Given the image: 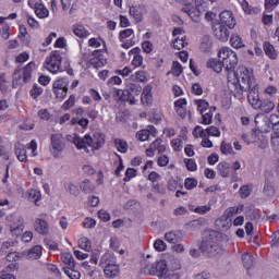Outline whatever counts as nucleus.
<instances>
[{
  "label": "nucleus",
  "mask_w": 279,
  "mask_h": 279,
  "mask_svg": "<svg viewBox=\"0 0 279 279\" xmlns=\"http://www.w3.org/2000/svg\"><path fill=\"white\" fill-rule=\"evenodd\" d=\"M228 87L230 93L235 99H243V93L250 90L256 85V78H254V72L247 69L245 65H241L236 71H231L227 74Z\"/></svg>",
  "instance_id": "obj_1"
},
{
  "label": "nucleus",
  "mask_w": 279,
  "mask_h": 279,
  "mask_svg": "<svg viewBox=\"0 0 279 279\" xmlns=\"http://www.w3.org/2000/svg\"><path fill=\"white\" fill-rule=\"evenodd\" d=\"M69 141H72L75 147L85 151V154H90V151H95V149H101L106 143V138L100 133H95L93 136L85 135L84 137L74 134L70 136Z\"/></svg>",
  "instance_id": "obj_2"
},
{
  "label": "nucleus",
  "mask_w": 279,
  "mask_h": 279,
  "mask_svg": "<svg viewBox=\"0 0 279 279\" xmlns=\"http://www.w3.org/2000/svg\"><path fill=\"white\" fill-rule=\"evenodd\" d=\"M199 250L210 258L221 255L223 253V248L219 244V233L213 230L206 231L203 241L199 244Z\"/></svg>",
  "instance_id": "obj_3"
},
{
  "label": "nucleus",
  "mask_w": 279,
  "mask_h": 279,
  "mask_svg": "<svg viewBox=\"0 0 279 279\" xmlns=\"http://www.w3.org/2000/svg\"><path fill=\"white\" fill-rule=\"evenodd\" d=\"M178 3H182L183 12L192 19L195 23L199 21L203 12H206L208 8L207 3L204 0H175Z\"/></svg>",
  "instance_id": "obj_4"
},
{
  "label": "nucleus",
  "mask_w": 279,
  "mask_h": 279,
  "mask_svg": "<svg viewBox=\"0 0 279 279\" xmlns=\"http://www.w3.org/2000/svg\"><path fill=\"white\" fill-rule=\"evenodd\" d=\"M218 58L222 62L227 74L230 73L239 64V58L236 52H234L229 47H222L218 52Z\"/></svg>",
  "instance_id": "obj_5"
},
{
  "label": "nucleus",
  "mask_w": 279,
  "mask_h": 279,
  "mask_svg": "<svg viewBox=\"0 0 279 279\" xmlns=\"http://www.w3.org/2000/svg\"><path fill=\"white\" fill-rule=\"evenodd\" d=\"M34 69H36V64L34 62H29L24 68H17L12 75L13 88H16V86H21V84L29 82V80H32V71H34Z\"/></svg>",
  "instance_id": "obj_6"
},
{
  "label": "nucleus",
  "mask_w": 279,
  "mask_h": 279,
  "mask_svg": "<svg viewBox=\"0 0 279 279\" xmlns=\"http://www.w3.org/2000/svg\"><path fill=\"white\" fill-rule=\"evenodd\" d=\"M65 147L66 143H64V136L62 134L57 133L50 136L49 153L53 158H60Z\"/></svg>",
  "instance_id": "obj_7"
},
{
  "label": "nucleus",
  "mask_w": 279,
  "mask_h": 279,
  "mask_svg": "<svg viewBox=\"0 0 279 279\" xmlns=\"http://www.w3.org/2000/svg\"><path fill=\"white\" fill-rule=\"evenodd\" d=\"M44 66L50 73H58L60 66H62V56L60 54V51H52L49 57L46 58Z\"/></svg>",
  "instance_id": "obj_8"
},
{
  "label": "nucleus",
  "mask_w": 279,
  "mask_h": 279,
  "mask_svg": "<svg viewBox=\"0 0 279 279\" xmlns=\"http://www.w3.org/2000/svg\"><path fill=\"white\" fill-rule=\"evenodd\" d=\"M252 136L253 141L250 140V136L244 133L242 134V141H244V143H247V145L254 143L255 145H257V147H259V149H267V141H265V135L260 134V131H254Z\"/></svg>",
  "instance_id": "obj_9"
},
{
  "label": "nucleus",
  "mask_w": 279,
  "mask_h": 279,
  "mask_svg": "<svg viewBox=\"0 0 279 279\" xmlns=\"http://www.w3.org/2000/svg\"><path fill=\"white\" fill-rule=\"evenodd\" d=\"M119 40L122 43L121 47L123 49H130V47H134L136 41H134V29L126 28L119 33Z\"/></svg>",
  "instance_id": "obj_10"
},
{
  "label": "nucleus",
  "mask_w": 279,
  "mask_h": 279,
  "mask_svg": "<svg viewBox=\"0 0 279 279\" xmlns=\"http://www.w3.org/2000/svg\"><path fill=\"white\" fill-rule=\"evenodd\" d=\"M213 32L215 37L220 40V43H228V38H230V31H228L226 25L216 23L213 25Z\"/></svg>",
  "instance_id": "obj_11"
},
{
  "label": "nucleus",
  "mask_w": 279,
  "mask_h": 279,
  "mask_svg": "<svg viewBox=\"0 0 279 279\" xmlns=\"http://www.w3.org/2000/svg\"><path fill=\"white\" fill-rule=\"evenodd\" d=\"M255 123H256L258 130H260L259 134H262V136H263V132L264 133L271 132V122L269 120V117H267L265 114H257L255 117Z\"/></svg>",
  "instance_id": "obj_12"
},
{
  "label": "nucleus",
  "mask_w": 279,
  "mask_h": 279,
  "mask_svg": "<svg viewBox=\"0 0 279 279\" xmlns=\"http://www.w3.org/2000/svg\"><path fill=\"white\" fill-rule=\"evenodd\" d=\"M247 99L254 110H260L262 101L260 96L258 95V85L255 84L251 87Z\"/></svg>",
  "instance_id": "obj_13"
},
{
  "label": "nucleus",
  "mask_w": 279,
  "mask_h": 279,
  "mask_svg": "<svg viewBox=\"0 0 279 279\" xmlns=\"http://www.w3.org/2000/svg\"><path fill=\"white\" fill-rule=\"evenodd\" d=\"M148 269L150 274H153L154 276H158V278H162L167 276V271H168L167 260L161 259L157 262L155 265H153L150 268L148 267Z\"/></svg>",
  "instance_id": "obj_14"
},
{
  "label": "nucleus",
  "mask_w": 279,
  "mask_h": 279,
  "mask_svg": "<svg viewBox=\"0 0 279 279\" xmlns=\"http://www.w3.org/2000/svg\"><path fill=\"white\" fill-rule=\"evenodd\" d=\"M220 22L221 25H227L229 29H234L236 26V19L234 17V13H232V11H222L220 13Z\"/></svg>",
  "instance_id": "obj_15"
},
{
  "label": "nucleus",
  "mask_w": 279,
  "mask_h": 279,
  "mask_svg": "<svg viewBox=\"0 0 279 279\" xmlns=\"http://www.w3.org/2000/svg\"><path fill=\"white\" fill-rule=\"evenodd\" d=\"M129 14L136 21V23H141V21H143V16L147 14V8H145V4L131 7Z\"/></svg>",
  "instance_id": "obj_16"
},
{
  "label": "nucleus",
  "mask_w": 279,
  "mask_h": 279,
  "mask_svg": "<svg viewBox=\"0 0 279 279\" xmlns=\"http://www.w3.org/2000/svg\"><path fill=\"white\" fill-rule=\"evenodd\" d=\"M126 90H129V95L135 99V105L138 104V97H141V93H143V87L138 83H128Z\"/></svg>",
  "instance_id": "obj_17"
},
{
  "label": "nucleus",
  "mask_w": 279,
  "mask_h": 279,
  "mask_svg": "<svg viewBox=\"0 0 279 279\" xmlns=\"http://www.w3.org/2000/svg\"><path fill=\"white\" fill-rule=\"evenodd\" d=\"M216 226L219 228V230H230V228H232V218L225 213L216 220Z\"/></svg>",
  "instance_id": "obj_18"
},
{
  "label": "nucleus",
  "mask_w": 279,
  "mask_h": 279,
  "mask_svg": "<svg viewBox=\"0 0 279 279\" xmlns=\"http://www.w3.org/2000/svg\"><path fill=\"white\" fill-rule=\"evenodd\" d=\"M34 228L38 234H49V223L46 220L37 218L34 222Z\"/></svg>",
  "instance_id": "obj_19"
},
{
  "label": "nucleus",
  "mask_w": 279,
  "mask_h": 279,
  "mask_svg": "<svg viewBox=\"0 0 279 279\" xmlns=\"http://www.w3.org/2000/svg\"><path fill=\"white\" fill-rule=\"evenodd\" d=\"M129 56H134L132 60L133 66L143 65V56H141V48L136 47L129 51Z\"/></svg>",
  "instance_id": "obj_20"
},
{
  "label": "nucleus",
  "mask_w": 279,
  "mask_h": 279,
  "mask_svg": "<svg viewBox=\"0 0 279 279\" xmlns=\"http://www.w3.org/2000/svg\"><path fill=\"white\" fill-rule=\"evenodd\" d=\"M15 155L20 162H27V150H25V146L21 143L15 144Z\"/></svg>",
  "instance_id": "obj_21"
},
{
  "label": "nucleus",
  "mask_w": 279,
  "mask_h": 279,
  "mask_svg": "<svg viewBox=\"0 0 279 279\" xmlns=\"http://www.w3.org/2000/svg\"><path fill=\"white\" fill-rule=\"evenodd\" d=\"M177 114L184 119L186 117V99H179L174 102Z\"/></svg>",
  "instance_id": "obj_22"
},
{
  "label": "nucleus",
  "mask_w": 279,
  "mask_h": 279,
  "mask_svg": "<svg viewBox=\"0 0 279 279\" xmlns=\"http://www.w3.org/2000/svg\"><path fill=\"white\" fill-rule=\"evenodd\" d=\"M116 96L119 97L121 101H129L131 106H135L134 97L130 96V92L128 89H118L116 90Z\"/></svg>",
  "instance_id": "obj_23"
},
{
  "label": "nucleus",
  "mask_w": 279,
  "mask_h": 279,
  "mask_svg": "<svg viewBox=\"0 0 279 279\" xmlns=\"http://www.w3.org/2000/svg\"><path fill=\"white\" fill-rule=\"evenodd\" d=\"M106 278H117L119 276V265L117 264H107L104 269Z\"/></svg>",
  "instance_id": "obj_24"
},
{
  "label": "nucleus",
  "mask_w": 279,
  "mask_h": 279,
  "mask_svg": "<svg viewBox=\"0 0 279 279\" xmlns=\"http://www.w3.org/2000/svg\"><path fill=\"white\" fill-rule=\"evenodd\" d=\"M61 8L64 13L69 12V14H75L77 8L75 7V2L73 0H60Z\"/></svg>",
  "instance_id": "obj_25"
},
{
  "label": "nucleus",
  "mask_w": 279,
  "mask_h": 279,
  "mask_svg": "<svg viewBox=\"0 0 279 279\" xmlns=\"http://www.w3.org/2000/svg\"><path fill=\"white\" fill-rule=\"evenodd\" d=\"M186 45H189L186 43V35H181V37H174L172 41V47L173 49H177V51H181V49H184Z\"/></svg>",
  "instance_id": "obj_26"
},
{
  "label": "nucleus",
  "mask_w": 279,
  "mask_h": 279,
  "mask_svg": "<svg viewBox=\"0 0 279 279\" xmlns=\"http://www.w3.org/2000/svg\"><path fill=\"white\" fill-rule=\"evenodd\" d=\"M207 68L213 69L215 73H221V71H223V62L217 59H210L209 61H207Z\"/></svg>",
  "instance_id": "obj_27"
},
{
  "label": "nucleus",
  "mask_w": 279,
  "mask_h": 279,
  "mask_svg": "<svg viewBox=\"0 0 279 279\" xmlns=\"http://www.w3.org/2000/svg\"><path fill=\"white\" fill-rule=\"evenodd\" d=\"M43 254V246L40 245H35L33 248H31L27 253V258L31 260H36L38 259Z\"/></svg>",
  "instance_id": "obj_28"
},
{
  "label": "nucleus",
  "mask_w": 279,
  "mask_h": 279,
  "mask_svg": "<svg viewBox=\"0 0 279 279\" xmlns=\"http://www.w3.org/2000/svg\"><path fill=\"white\" fill-rule=\"evenodd\" d=\"M217 110L216 107H210V109L202 114V123L204 125H210V123H213V112H215Z\"/></svg>",
  "instance_id": "obj_29"
},
{
  "label": "nucleus",
  "mask_w": 279,
  "mask_h": 279,
  "mask_svg": "<svg viewBox=\"0 0 279 279\" xmlns=\"http://www.w3.org/2000/svg\"><path fill=\"white\" fill-rule=\"evenodd\" d=\"M218 173L221 175V178H228L230 175V163L222 161L218 163Z\"/></svg>",
  "instance_id": "obj_30"
},
{
  "label": "nucleus",
  "mask_w": 279,
  "mask_h": 279,
  "mask_svg": "<svg viewBox=\"0 0 279 279\" xmlns=\"http://www.w3.org/2000/svg\"><path fill=\"white\" fill-rule=\"evenodd\" d=\"M141 99H142V104L144 105L151 104V87L149 85L143 88Z\"/></svg>",
  "instance_id": "obj_31"
},
{
  "label": "nucleus",
  "mask_w": 279,
  "mask_h": 279,
  "mask_svg": "<svg viewBox=\"0 0 279 279\" xmlns=\"http://www.w3.org/2000/svg\"><path fill=\"white\" fill-rule=\"evenodd\" d=\"M73 34L78 38H86L88 36V31L82 24H76L73 26Z\"/></svg>",
  "instance_id": "obj_32"
},
{
  "label": "nucleus",
  "mask_w": 279,
  "mask_h": 279,
  "mask_svg": "<svg viewBox=\"0 0 279 279\" xmlns=\"http://www.w3.org/2000/svg\"><path fill=\"white\" fill-rule=\"evenodd\" d=\"M35 14L38 19H47L49 16V10L45 8V4L40 3L35 8Z\"/></svg>",
  "instance_id": "obj_33"
},
{
  "label": "nucleus",
  "mask_w": 279,
  "mask_h": 279,
  "mask_svg": "<svg viewBox=\"0 0 279 279\" xmlns=\"http://www.w3.org/2000/svg\"><path fill=\"white\" fill-rule=\"evenodd\" d=\"M165 240L168 243H172L175 245V243H179L180 241V232L171 231L165 234Z\"/></svg>",
  "instance_id": "obj_34"
},
{
  "label": "nucleus",
  "mask_w": 279,
  "mask_h": 279,
  "mask_svg": "<svg viewBox=\"0 0 279 279\" xmlns=\"http://www.w3.org/2000/svg\"><path fill=\"white\" fill-rule=\"evenodd\" d=\"M29 202H34L35 206H38V202L41 199V194L38 190H31L27 192Z\"/></svg>",
  "instance_id": "obj_35"
},
{
  "label": "nucleus",
  "mask_w": 279,
  "mask_h": 279,
  "mask_svg": "<svg viewBox=\"0 0 279 279\" xmlns=\"http://www.w3.org/2000/svg\"><path fill=\"white\" fill-rule=\"evenodd\" d=\"M264 51L266 56L270 58V60H276V58H278V54L276 53V49L269 43L264 44Z\"/></svg>",
  "instance_id": "obj_36"
},
{
  "label": "nucleus",
  "mask_w": 279,
  "mask_h": 279,
  "mask_svg": "<svg viewBox=\"0 0 279 279\" xmlns=\"http://www.w3.org/2000/svg\"><path fill=\"white\" fill-rule=\"evenodd\" d=\"M196 108L201 114H204V112H208L210 110V105L206 100H195Z\"/></svg>",
  "instance_id": "obj_37"
},
{
  "label": "nucleus",
  "mask_w": 279,
  "mask_h": 279,
  "mask_svg": "<svg viewBox=\"0 0 279 279\" xmlns=\"http://www.w3.org/2000/svg\"><path fill=\"white\" fill-rule=\"evenodd\" d=\"M69 80L66 78H59L53 82L52 89H69Z\"/></svg>",
  "instance_id": "obj_38"
},
{
  "label": "nucleus",
  "mask_w": 279,
  "mask_h": 279,
  "mask_svg": "<svg viewBox=\"0 0 279 279\" xmlns=\"http://www.w3.org/2000/svg\"><path fill=\"white\" fill-rule=\"evenodd\" d=\"M274 108H276V105L274 104V101L264 100L262 101V106L259 107V110H262V112H266V114H269V112H271Z\"/></svg>",
  "instance_id": "obj_39"
},
{
  "label": "nucleus",
  "mask_w": 279,
  "mask_h": 279,
  "mask_svg": "<svg viewBox=\"0 0 279 279\" xmlns=\"http://www.w3.org/2000/svg\"><path fill=\"white\" fill-rule=\"evenodd\" d=\"M230 43L231 46L234 47V49H241V47H245V44H243L241 36H239L238 34L231 36Z\"/></svg>",
  "instance_id": "obj_40"
},
{
  "label": "nucleus",
  "mask_w": 279,
  "mask_h": 279,
  "mask_svg": "<svg viewBox=\"0 0 279 279\" xmlns=\"http://www.w3.org/2000/svg\"><path fill=\"white\" fill-rule=\"evenodd\" d=\"M221 154L225 156H234V149H232V144L222 142L220 145Z\"/></svg>",
  "instance_id": "obj_41"
},
{
  "label": "nucleus",
  "mask_w": 279,
  "mask_h": 279,
  "mask_svg": "<svg viewBox=\"0 0 279 279\" xmlns=\"http://www.w3.org/2000/svg\"><path fill=\"white\" fill-rule=\"evenodd\" d=\"M78 247L85 252H90L93 245L90 244V240H88V238L83 236L78 240Z\"/></svg>",
  "instance_id": "obj_42"
},
{
  "label": "nucleus",
  "mask_w": 279,
  "mask_h": 279,
  "mask_svg": "<svg viewBox=\"0 0 279 279\" xmlns=\"http://www.w3.org/2000/svg\"><path fill=\"white\" fill-rule=\"evenodd\" d=\"M10 231L12 236H21V234H23V222L19 220V225L16 223L11 225Z\"/></svg>",
  "instance_id": "obj_43"
},
{
  "label": "nucleus",
  "mask_w": 279,
  "mask_h": 279,
  "mask_svg": "<svg viewBox=\"0 0 279 279\" xmlns=\"http://www.w3.org/2000/svg\"><path fill=\"white\" fill-rule=\"evenodd\" d=\"M80 186L84 193H94L95 191V186L90 180L83 181Z\"/></svg>",
  "instance_id": "obj_44"
},
{
  "label": "nucleus",
  "mask_w": 279,
  "mask_h": 279,
  "mask_svg": "<svg viewBox=\"0 0 279 279\" xmlns=\"http://www.w3.org/2000/svg\"><path fill=\"white\" fill-rule=\"evenodd\" d=\"M114 146L117 147L118 151H120V154L128 153V142L118 138L114 141Z\"/></svg>",
  "instance_id": "obj_45"
},
{
  "label": "nucleus",
  "mask_w": 279,
  "mask_h": 279,
  "mask_svg": "<svg viewBox=\"0 0 279 279\" xmlns=\"http://www.w3.org/2000/svg\"><path fill=\"white\" fill-rule=\"evenodd\" d=\"M65 190L68 193H70V195H73L74 197H78L80 195V189L73 182L65 184Z\"/></svg>",
  "instance_id": "obj_46"
},
{
  "label": "nucleus",
  "mask_w": 279,
  "mask_h": 279,
  "mask_svg": "<svg viewBox=\"0 0 279 279\" xmlns=\"http://www.w3.org/2000/svg\"><path fill=\"white\" fill-rule=\"evenodd\" d=\"M243 265L246 269H251L252 265H254V257L248 253H244L242 255Z\"/></svg>",
  "instance_id": "obj_47"
},
{
  "label": "nucleus",
  "mask_w": 279,
  "mask_h": 279,
  "mask_svg": "<svg viewBox=\"0 0 279 279\" xmlns=\"http://www.w3.org/2000/svg\"><path fill=\"white\" fill-rule=\"evenodd\" d=\"M213 48V40H210V37H204L203 41L201 43V49L203 51H210Z\"/></svg>",
  "instance_id": "obj_48"
},
{
  "label": "nucleus",
  "mask_w": 279,
  "mask_h": 279,
  "mask_svg": "<svg viewBox=\"0 0 279 279\" xmlns=\"http://www.w3.org/2000/svg\"><path fill=\"white\" fill-rule=\"evenodd\" d=\"M150 134H151V131L142 130L136 133V138L142 142L149 141Z\"/></svg>",
  "instance_id": "obj_49"
},
{
  "label": "nucleus",
  "mask_w": 279,
  "mask_h": 279,
  "mask_svg": "<svg viewBox=\"0 0 279 279\" xmlns=\"http://www.w3.org/2000/svg\"><path fill=\"white\" fill-rule=\"evenodd\" d=\"M242 211H243V205H240L235 207H230L225 213L232 219L234 215H239V213H242Z\"/></svg>",
  "instance_id": "obj_50"
},
{
  "label": "nucleus",
  "mask_w": 279,
  "mask_h": 279,
  "mask_svg": "<svg viewBox=\"0 0 279 279\" xmlns=\"http://www.w3.org/2000/svg\"><path fill=\"white\" fill-rule=\"evenodd\" d=\"M171 73L172 75H175V77H180V75H182V65L180 62L173 61Z\"/></svg>",
  "instance_id": "obj_51"
},
{
  "label": "nucleus",
  "mask_w": 279,
  "mask_h": 279,
  "mask_svg": "<svg viewBox=\"0 0 279 279\" xmlns=\"http://www.w3.org/2000/svg\"><path fill=\"white\" fill-rule=\"evenodd\" d=\"M193 210L197 215H206V213H210L211 207H210V204H207V205H203V206H197Z\"/></svg>",
  "instance_id": "obj_52"
},
{
  "label": "nucleus",
  "mask_w": 279,
  "mask_h": 279,
  "mask_svg": "<svg viewBox=\"0 0 279 279\" xmlns=\"http://www.w3.org/2000/svg\"><path fill=\"white\" fill-rule=\"evenodd\" d=\"M40 95H43V87L35 84L31 89V97H33V99H38Z\"/></svg>",
  "instance_id": "obj_53"
},
{
  "label": "nucleus",
  "mask_w": 279,
  "mask_h": 279,
  "mask_svg": "<svg viewBox=\"0 0 279 279\" xmlns=\"http://www.w3.org/2000/svg\"><path fill=\"white\" fill-rule=\"evenodd\" d=\"M206 136H214V137H219L221 136V131H219V128L217 126H210L206 129Z\"/></svg>",
  "instance_id": "obj_54"
},
{
  "label": "nucleus",
  "mask_w": 279,
  "mask_h": 279,
  "mask_svg": "<svg viewBox=\"0 0 279 279\" xmlns=\"http://www.w3.org/2000/svg\"><path fill=\"white\" fill-rule=\"evenodd\" d=\"M64 274L69 276L70 279H78L82 276L80 271L73 268H64Z\"/></svg>",
  "instance_id": "obj_55"
},
{
  "label": "nucleus",
  "mask_w": 279,
  "mask_h": 279,
  "mask_svg": "<svg viewBox=\"0 0 279 279\" xmlns=\"http://www.w3.org/2000/svg\"><path fill=\"white\" fill-rule=\"evenodd\" d=\"M250 195H252V187H250V185H243L240 187V196L242 199L250 197Z\"/></svg>",
  "instance_id": "obj_56"
},
{
  "label": "nucleus",
  "mask_w": 279,
  "mask_h": 279,
  "mask_svg": "<svg viewBox=\"0 0 279 279\" xmlns=\"http://www.w3.org/2000/svg\"><path fill=\"white\" fill-rule=\"evenodd\" d=\"M193 136H195V138H204L206 137V130L202 129V126H195Z\"/></svg>",
  "instance_id": "obj_57"
},
{
  "label": "nucleus",
  "mask_w": 279,
  "mask_h": 279,
  "mask_svg": "<svg viewBox=\"0 0 279 279\" xmlns=\"http://www.w3.org/2000/svg\"><path fill=\"white\" fill-rule=\"evenodd\" d=\"M52 92L56 95V98L59 99V101H62V99L66 97L69 89H52Z\"/></svg>",
  "instance_id": "obj_58"
},
{
  "label": "nucleus",
  "mask_w": 279,
  "mask_h": 279,
  "mask_svg": "<svg viewBox=\"0 0 279 279\" xmlns=\"http://www.w3.org/2000/svg\"><path fill=\"white\" fill-rule=\"evenodd\" d=\"M95 226H97V221H95L93 218H85L83 221V228H86L87 230L95 228Z\"/></svg>",
  "instance_id": "obj_59"
},
{
  "label": "nucleus",
  "mask_w": 279,
  "mask_h": 279,
  "mask_svg": "<svg viewBox=\"0 0 279 279\" xmlns=\"http://www.w3.org/2000/svg\"><path fill=\"white\" fill-rule=\"evenodd\" d=\"M154 247L157 252H165V250H167V244L162 240H156Z\"/></svg>",
  "instance_id": "obj_60"
},
{
  "label": "nucleus",
  "mask_w": 279,
  "mask_h": 279,
  "mask_svg": "<svg viewBox=\"0 0 279 279\" xmlns=\"http://www.w3.org/2000/svg\"><path fill=\"white\" fill-rule=\"evenodd\" d=\"M61 260L64 265H73V255L71 253H63L61 255Z\"/></svg>",
  "instance_id": "obj_61"
},
{
  "label": "nucleus",
  "mask_w": 279,
  "mask_h": 279,
  "mask_svg": "<svg viewBox=\"0 0 279 279\" xmlns=\"http://www.w3.org/2000/svg\"><path fill=\"white\" fill-rule=\"evenodd\" d=\"M184 185L189 191H193L197 186V180L189 178L185 180Z\"/></svg>",
  "instance_id": "obj_62"
},
{
  "label": "nucleus",
  "mask_w": 279,
  "mask_h": 279,
  "mask_svg": "<svg viewBox=\"0 0 279 279\" xmlns=\"http://www.w3.org/2000/svg\"><path fill=\"white\" fill-rule=\"evenodd\" d=\"M75 106V96H70V98L63 104V110H69V108H73Z\"/></svg>",
  "instance_id": "obj_63"
},
{
  "label": "nucleus",
  "mask_w": 279,
  "mask_h": 279,
  "mask_svg": "<svg viewBox=\"0 0 279 279\" xmlns=\"http://www.w3.org/2000/svg\"><path fill=\"white\" fill-rule=\"evenodd\" d=\"M271 247H279V231L272 234V240L270 242Z\"/></svg>",
  "instance_id": "obj_64"
}]
</instances>
